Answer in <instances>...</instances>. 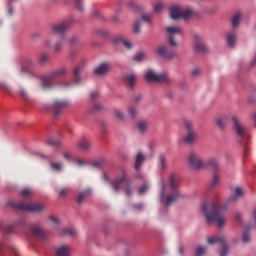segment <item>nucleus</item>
Wrapping results in <instances>:
<instances>
[{
	"mask_svg": "<svg viewBox=\"0 0 256 256\" xmlns=\"http://www.w3.org/2000/svg\"><path fill=\"white\" fill-rule=\"evenodd\" d=\"M91 98H92L93 100H95V99L99 98V94H98L97 92H92V93H91Z\"/></svg>",
	"mask_w": 256,
	"mask_h": 256,
	"instance_id": "nucleus-61",
	"label": "nucleus"
},
{
	"mask_svg": "<svg viewBox=\"0 0 256 256\" xmlns=\"http://www.w3.org/2000/svg\"><path fill=\"white\" fill-rule=\"evenodd\" d=\"M187 164L191 169L199 170L206 168L202 157L195 151H191L187 157Z\"/></svg>",
	"mask_w": 256,
	"mask_h": 256,
	"instance_id": "nucleus-9",
	"label": "nucleus"
},
{
	"mask_svg": "<svg viewBox=\"0 0 256 256\" xmlns=\"http://www.w3.org/2000/svg\"><path fill=\"white\" fill-rule=\"evenodd\" d=\"M241 21V15L238 13L232 19V27L237 28Z\"/></svg>",
	"mask_w": 256,
	"mask_h": 256,
	"instance_id": "nucleus-37",
	"label": "nucleus"
},
{
	"mask_svg": "<svg viewBox=\"0 0 256 256\" xmlns=\"http://www.w3.org/2000/svg\"><path fill=\"white\" fill-rule=\"evenodd\" d=\"M109 69H111V66L108 63H103L94 69V74L98 76L105 75L109 72Z\"/></svg>",
	"mask_w": 256,
	"mask_h": 256,
	"instance_id": "nucleus-20",
	"label": "nucleus"
},
{
	"mask_svg": "<svg viewBox=\"0 0 256 256\" xmlns=\"http://www.w3.org/2000/svg\"><path fill=\"white\" fill-rule=\"evenodd\" d=\"M145 57H146V53H145V52H138V53L134 56V61L140 62V61L143 60Z\"/></svg>",
	"mask_w": 256,
	"mask_h": 256,
	"instance_id": "nucleus-44",
	"label": "nucleus"
},
{
	"mask_svg": "<svg viewBox=\"0 0 256 256\" xmlns=\"http://www.w3.org/2000/svg\"><path fill=\"white\" fill-rule=\"evenodd\" d=\"M114 115L120 119V120H123L125 119V113H123V111L119 110V109H115L114 110Z\"/></svg>",
	"mask_w": 256,
	"mask_h": 256,
	"instance_id": "nucleus-46",
	"label": "nucleus"
},
{
	"mask_svg": "<svg viewBox=\"0 0 256 256\" xmlns=\"http://www.w3.org/2000/svg\"><path fill=\"white\" fill-rule=\"evenodd\" d=\"M74 22L75 20L73 18H70L68 20H65L64 22H61L60 24H55L51 26V33L63 35L65 34V32H67L71 24H73Z\"/></svg>",
	"mask_w": 256,
	"mask_h": 256,
	"instance_id": "nucleus-13",
	"label": "nucleus"
},
{
	"mask_svg": "<svg viewBox=\"0 0 256 256\" xmlns=\"http://www.w3.org/2000/svg\"><path fill=\"white\" fill-rule=\"evenodd\" d=\"M243 195V190L240 187H236L234 189V194H232L228 201L229 203H236V201H238L239 197H242Z\"/></svg>",
	"mask_w": 256,
	"mask_h": 256,
	"instance_id": "nucleus-22",
	"label": "nucleus"
},
{
	"mask_svg": "<svg viewBox=\"0 0 256 256\" xmlns=\"http://www.w3.org/2000/svg\"><path fill=\"white\" fill-rule=\"evenodd\" d=\"M200 73H201V70L198 69V68H195V69L192 71V76L197 77V76L200 75Z\"/></svg>",
	"mask_w": 256,
	"mask_h": 256,
	"instance_id": "nucleus-59",
	"label": "nucleus"
},
{
	"mask_svg": "<svg viewBox=\"0 0 256 256\" xmlns=\"http://www.w3.org/2000/svg\"><path fill=\"white\" fill-rule=\"evenodd\" d=\"M206 251H207L206 246H199L196 249L195 256H203V255H205Z\"/></svg>",
	"mask_w": 256,
	"mask_h": 256,
	"instance_id": "nucleus-38",
	"label": "nucleus"
},
{
	"mask_svg": "<svg viewBox=\"0 0 256 256\" xmlns=\"http://www.w3.org/2000/svg\"><path fill=\"white\" fill-rule=\"evenodd\" d=\"M201 212L204 215L206 222L216 223L218 227L225 225V208L215 202H205L201 205Z\"/></svg>",
	"mask_w": 256,
	"mask_h": 256,
	"instance_id": "nucleus-2",
	"label": "nucleus"
},
{
	"mask_svg": "<svg viewBox=\"0 0 256 256\" xmlns=\"http://www.w3.org/2000/svg\"><path fill=\"white\" fill-rule=\"evenodd\" d=\"M237 40V33L236 32H229L227 34V44L230 47H233L235 45V42Z\"/></svg>",
	"mask_w": 256,
	"mask_h": 256,
	"instance_id": "nucleus-27",
	"label": "nucleus"
},
{
	"mask_svg": "<svg viewBox=\"0 0 256 256\" xmlns=\"http://www.w3.org/2000/svg\"><path fill=\"white\" fill-rule=\"evenodd\" d=\"M79 41V38H77V36H71L69 39H68V43L70 45H73L75 43H77Z\"/></svg>",
	"mask_w": 256,
	"mask_h": 256,
	"instance_id": "nucleus-54",
	"label": "nucleus"
},
{
	"mask_svg": "<svg viewBox=\"0 0 256 256\" xmlns=\"http://www.w3.org/2000/svg\"><path fill=\"white\" fill-rule=\"evenodd\" d=\"M231 116L233 115H223L216 120V124L219 128L223 129L228 122L231 121Z\"/></svg>",
	"mask_w": 256,
	"mask_h": 256,
	"instance_id": "nucleus-21",
	"label": "nucleus"
},
{
	"mask_svg": "<svg viewBox=\"0 0 256 256\" xmlns=\"http://www.w3.org/2000/svg\"><path fill=\"white\" fill-rule=\"evenodd\" d=\"M145 78L149 82L164 83V84H167V85H170L171 82H172L171 79L168 77V75L166 73L156 74L152 70H148L146 72Z\"/></svg>",
	"mask_w": 256,
	"mask_h": 256,
	"instance_id": "nucleus-11",
	"label": "nucleus"
},
{
	"mask_svg": "<svg viewBox=\"0 0 256 256\" xmlns=\"http://www.w3.org/2000/svg\"><path fill=\"white\" fill-rule=\"evenodd\" d=\"M232 128L236 134L239 142L242 145H246L250 139V134L247 127L240 121L236 115L231 116Z\"/></svg>",
	"mask_w": 256,
	"mask_h": 256,
	"instance_id": "nucleus-5",
	"label": "nucleus"
},
{
	"mask_svg": "<svg viewBox=\"0 0 256 256\" xmlns=\"http://www.w3.org/2000/svg\"><path fill=\"white\" fill-rule=\"evenodd\" d=\"M18 95H19L24 101H29V100H30V95H29L28 91H27L25 88H23V87H20V88H19Z\"/></svg>",
	"mask_w": 256,
	"mask_h": 256,
	"instance_id": "nucleus-30",
	"label": "nucleus"
},
{
	"mask_svg": "<svg viewBox=\"0 0 256 256\" xmlns=\"http://www.w3.org/2000/svg\"><path fill=\"white\" fill-rule=\"evenodd\" d=\"M205 164L206 167L213 171H217L219 169V162L216 158H210L207 162H205Z\"/></svg>",
	"mask_w": 256,
	"mask_h": 256,
	"instance_id": "nucleus-26",
	"label": "nucleus"
},
{
	"mask_svg": "<svg viewBox=\"0 0 256 256\" xmlns=\"http://www.w3.org/2000/svg\"><path fill=\"white\" fill-rule=\"evenodd\" d=\"M93 108L97 111H101V110H103V105L99 102H94L93 103Z\"/></svg>",
	"mask_w": 256,
	"mask_h": 256,
	"instance_id": "nucleus-53",
	"label": "nucleus"
},
{
	"mask_svg": "<svg viewBox=\"0 0 256 256\" xmlns=\"http://www.w3.org/2000/svg\"><path fill=\"white\" fill-rule=\"evenodd\" d=\"M195 14V12L191 9H185L182 10L180 7L178 6H173L170 9V17L174 20L183 18V19H189L191 18L193 15Z\"/></svg>",
	"mask_w": 256,
	"mask_h": 256,
	"instance_id": "nucleus-10",
	"label": "nucleus"
},
{
	"mask_svg": "<svg viewBox=\"0 0 256 256\" xmlns=\"http://www.w3.org/2000/svg\"><path fill=\"white\" fill-rule=\"evenodd\" d=\"M88 197H91V190L90 189H86L83 190L82 192H80L78 194L77 197V203L78 205H82V203L85 201V199H87Z\"/></svg>",
	"mask_w": 256,
	"mask_h": 256,
	"instance_id": "nucleus-23",
	"label": "nucleus"
},
{
	"mask_svg": "<svg viewBox=\"0 0 256 256\" xmlns=\"http://www.w3.org/2000/svg\"><path fill=\"white\" fill-rule=\"evenodd\" d=\"M64 158H65V159H68V160H71V153L65 152V153H64Z\"/></svg>",
	"mask_w": 256,
	"mask_h": 256,
	"instance_id": "nucleus-64",
	"label": "nucleus"
},
{
	"mask_svg": "<svg viewBox=\"0 0 256 256\" xmlns=\"http://www.w3.org/2000/svg\"><path fill=\"white\" fill-rule=\"evenodd\" d=\"M82 0H74L76 9L79 11H83V3H81Z\"/></svg>",
	"mask_w": 256,
	"mask_h": 256,
	"instance_id": "nucleus-51",
	"label": "nucleus"
},
{
	"mask_svg": "<svg viewBox=\"0 0 256 256\" xmlns=\"http://www.w3.org/2000/svg\"><path fill=\"white\" fill-rule=\"evenodd\" d=\"M93 145L87 139L78 141V148L84 152H89Z\"/></svg>",
	"mask_w": 256,
	"mask_h": 256,
	"instance_id": "nucleus-24",
	"label": "nucleus"
},
{
	"mask_svg": "<svg viewBox=\"0 0 256 256\" xmlns=\"http://www.w3.org/2000/svg\"><path fill=\"white\" fill-rule=\"evenodd\" d=\"M50 221H52L54 225H59V218L55 216H50Z\"/></svg>",
	"mask_w": 256,
	"mask_h": 256,
	"instance_id": "nucleus-57",
	"label": "nucleus"
},
{
	"mask_svg": "<svg viewBox=\"0 0 256 256\" xmlns=\"http://www.w3.org/2000/svg\"><path fill=\"white\" fill-rule=\"evenodd\" d=\"M163 10V4L162 3H157L153 7V14H159Z\"/></svg>",
	"mask_w": 256,
	"mask_h": 256,
	"instance_id": "nucleus-41",
	"label": "nucleus"
},
{
	"mask_svg": "<svg viewBox=\"0 0 256 256\" xmlns=\"http://www.w3.org/2000/svg\"><path fill=\"white\" fill-rule=\"evenodd\" d=\"M219 180H220V178L215 174L211 181V187H215V185H217L219 183Z\"/></svg>",
	"mask_w": 256,
	"mask_h": 256,
	"instance_id": "nucleus-52",
	"label": "nucleus"
},
{
	"mask_svg": "<svg viewBox=\"0 0 256 256\" xmlns=\"http://www.w3.org/2000/svg\"><path fill=\"white\" fill-rule=\"evenodd\" d=\"M250 66L251 67H256V53H255V56H254L253 60L250 63Z\"/></svg>",
	"mask_w": 256,
	"mask_h": 256,
	"instance_id": "nucleus-63",
	"label": "nucleus"
},
{
	"mask_svg": "<svg viewBox=\"0 0 256 256\" xmlns=\"http://www.w3.org/2000/svg\"><path fill=\"white\" fill-rule=\"evenodd\" d=\"M69 106L68 101H63V100H56L54 104L50 107H46L47 110H50L54 116L57 118L61 116L63 113V109Z\"/></svg>",
	"mask_w": 256,
	"mask_h": 256,
	"instance_id": "nucleus-14",
	"label": "nucleus"
},
{
	"mask_svg": "<svg viewBox=\"0 0 256 256\" xmlns=\"http://www.w3.org/2000/svg\"><path fill=\"white\" fill-rule=\"evenodd\" d=\"M124 81L130 89L135 88L136 76L134 74H127L124 76Z\"/></svg>",
	"mask_w": 256,
	"mask_h": 256,
	"instance_id": "nucleus-25",
	"label": "nucleus"
},
{
	"mask_svg": "<svg viewBox=\"0 0 256 256\" xmlns=\"http://www.w3.org/2000/svg\"><path fill=\"white\" fill-rule=\"evenodd\" d=\"M69 71L66 67H61L59 69L51 71L48 75L42 77V87L44 89H51L53 88V80L55 78H61L67 75Z\"/></svg>",
	"mask_w": 256,
	"mask_h": 256,
	"instance_id": "nucleus-7",
	"label": "nucleus"
},
{
	"mask_svg": "<svg viewBox=\"0 0 256 256\" xmlns=\"http://www.w3.org/2000/svg\"><path fill=\"white\" fill-rule=\"evenodd\" d=\"M48 144L53 145V146H59L61 144V142L58 140L50 139V140H48Z\"/></svg>",
	"mask_w": 256,
	"mask_h": 256,
	"instance_id": "nucleus-55",
	"label": "nucleus"
},
{
	"mask_svg": "<svg viewBox=\"0 0 256 256\" xmlns=\"http://www.w3.org/2000/svg\"><path fill=\"white\" fill-rule=\"evenodd\" d=\"M158 167L161 171H164L167 168V159H166L165 155L159 156Z\"/></svg>",
	"mask_w": 256,
	"mask_h": 256,
	"instance_id": "nucleus-29",
	"label": "nucleus"
},
{
	"mask_svg": "<svg viewBox=\"0 0 256 256\" xmlns=\"http://www.w3.org/2000/svg\"><path fill=\"white\" fill-rule=\"evenodd\" d=\"M21 195L22 197H32V195H34V190L31 188H24L21 191Z\"/></svg>",
	"mask_w": 256,
	"mask_h": 256,
	"instance_id": "nucleus-36",
	"label": "nucleus"
},
{
	"mask_svg": "<svg viewBox=\"0 0 256 256\" xmlns=\"http://www.w3.org/2000/svg\"><path fill=\"white\" fill-rule=\"evenodd\" d=\"M62 235H68V237H76L77 230H75V228H64L62 230Z\"/></svg>",
	"mask_w": 256,
	"mask_h": 256,
	"instance_id": "nucleus-31",
	"label": "nucleus"
},
{
	"mask_svg": "<svg viewBox=\"0 0 256 256\" xmlns=\"http://www.w3.org/2000/svg\"><path fill=\"white\" fill-rule=\"evenodd\" d=\"M128 6L130 7V9L136 12H139L141 10V7L137 6L133 1L129 2Z\"/></svg>",
	"mask_w": 256,
	"mask_h": 256,
	"instance_id": "nucleus-48",
	"label": "nucleus"
},
{
	"mask_svg": "<svg viewBox=\"0 0 256 256\" xmlns=\"http://www.w3.org/2000/svg\"><path fill=\"white\" fill-rule=\"evenodd\" d=\"M209 245H219L222 249L220 251V256H227L229 253L227 243L225 238L222 236H213L207 239Z\"/></svg>",
	"mask_w": 256,
	"mask_h": 256,
	"instance_id": "nucleus-12",
	"label": "nucleus"
},
{
	"mask_svg": "<svg viewBox=\"0 0 256 256\" xmlns=\"http://www.w3.org/2000/svg\"><path fill=\"white\" fill-rule=\"evenodd\" d=\"M194 39V51L196 53H206L209 51L208 47L202 41V38L198 34L193 35Z\"/></svg>",
	"mask_w": 256,
	"mask_h": 256,
	"instance_id": "nucleus-15",
	"label": "nucleus"
},
{
	"mask_svg": "<svg viewBox=\"0 0 256 256\" xmlns=\"http://www.w3.org/2000/svg\"><path fill=\"white\" fill-rule=\"evenodd\" d=\"M183 126L187 132L186 135L183 137V142L187 145L194 144L198 139V133L194 130L193 123L187 119H184Z\"/></svg>",
	"mask_w": 256,
	"mask_h": 256,
	"instance_id": "nucleus-8",
	"label": "nucleus"
},
{
	"mask_svg": "<svg viewBox=\"0 0 256 256\" xmlns=\"http://www.w3.org/2000/svg\"><path fill=\"white\" fill-rule=\"evenodd\" d=\"M50 60V55L47 54V53H42L40 55V62L41 63H45V62H48Z\"/></svg>",
	"mask_w": 256,
	"mask_h": 256,
	"instance_id": "nucleus-47",
	"label": "nucleus"
},
{
	"mask_svg": "<svg viewBox=\"0 0 256 256\" xmlns=\"http://www.w3.org/2000/svg\"><path fill=\"white\" fill-rule=\"evenodd\" d=\"M144 160H145V156L141 152H139L136 155V157H135V165H134V167H135L136 170L140 169V167H141V165H142Z\"/></svg>",
	"mask_w": 256,
	"mask_h": 256,
	"instance_id": "nucleus-28",
	"label": "nucleus"
},
{
	"mask_svg": "<svg viewBox=\"0 0 256 256\" xmlns=\"http://www.w3.org/2000/svg\"><path fill=\"white\" fill-rule=\"evenodd\" d=\"M249 241H250V236H249L248 232H244L243 243H249Z\"/></svg>",
	"mask_w": 256,
	"mask_h": 256,
	"instance_id": "nucleus-56",
	"label": "nucleus"
},
{
	"mask_svg": "<svg viewBox=\"0 0 256 256\" xmlns=\"http://www.w3.org/2000/svg\"><path fill=\"white\" fill-rule=\"evenodd\" d=\"M253 92H254V94L256 95V87L253 88ZM249 102H250V103L256 102V98L253 99V97L251 96V97L249 98ZM251 119L253 120L254 125H255V127H256V112H254V113L251 114Z\"/></svg>",
	"mask_w": 256,
	"mask_h": 256,
	"instance_id": "nucleus-35",
	"label": "nucleus"
},
{
	"mask_svg": "<svg viewBox=\"0 0 256 256\" xmlns=\"http://www.w3.org/2000/svg\"><path fill=\"white\" fill-rule=\"evenodd\" d=\"M50 165L54 171H61L63 169V164L61 163L51 162Z\"/></svg>",
	"mask_w": 256,
	"mask_h": 256,
	"instance_id": "nucleus-43",
	"label": "nucleus"
},
{
	"mask_svg": "<svg viewBox=\"0 0 256 256\" xmlns=\"http://www.w3.org/2000/svg\"><path fill=\"white\" fill-rule=\"evenodd\" d=\"M84 68H85V63H81L74 68L73 78L75 83H81V80H82L81 73L83 72Z\"/></svg>",
	"mask_w": 256,
	"mask_h": 256,
	"instance_id": "nucleus-17",
	"label": "nucleus"
},
{
	"mask_svg": "<svg viewBox=\"0 0 256 256\" xmlns=\"http://www.w3.org/2000/svg\"><path fill=\"white\" fill-rule=\"evenodd\" d=\"M107 163V159L105 157H100L98 160L92 163V167L94 168H101L103 165Z\"/></svg>",
	"mask_w": 256,
	"mask_h": 256,
	"instance_id": "nucleus-32",
	"label": "nucleus"
},
{
	"mask_svg": "<svg viewBox=\"0 0 256 256\" xmlns=\"http://www.w3.org/2000/svg\"><path fill=\"white\" fill-rule=\"evenodd\" d=\"M128 112H129V115L132 117V118H135V115L137 113V110L134 106H131L128 108Z\"/></svg>",
	"mask_w": 256,
	"mask_h": 256,
	"instance_id": "nucleus-50",
	"label": "nucleus"
},
{
	"mask_svg": "<svg viewBox=\"0 0 256 256\" xmlns=\"http://www.w3.org/2000/svg\"><path fill=\"white\" fill-rule=\"evenodd\" d=\"M132 207L134 211H141V209H143V204H134Z\"/></svg>",
	"mask_w": 256,
	"mask_h": 256,
	"instance_id": "nucleus-58",
	"label": "nucleus"
},
{
	"mask_svg": "<svg viewBox=\"0 0 256 256\" xmlns=\"http://www.w3.org/2000/svg\"><path fill=\"white\" fill-rule=\"evenodd\" d=\"M30 229H31V234L33 235V237H35L36 239H39L40 241H47V236L40 225L33 224L30 227Z\"/></svg>",
	"mask_w": 256,
	"mask_h": 256,
	"instance_id": "nucleus-16",
	"label": "nucleus"
},
{
	"mask_svg": "<svg viewBox=\"0 0 256 256\" xmlns=\"http://www.w3.org/2000/svg\"><path fill=\"white\" fill-rule=\"evenodd\" d=\"M113 43L115 45H120L122 44L126 49H132L133 48V43L131 41L127 40L123 36H118L114 39Z\"/></svg>",
	"mask_w": 256,
	"mask_h": 256,
	"instance_id": "nucleus-19",
	"label": "nucleus"
},
{
	"mask_svg": "<svg viewBox=\"0 0 256 256\" xmlns=\"http://www.w3.org/2000/svg\"><path fill=\"white\" fill-rule=\"evenodd\" d=\"M182 197L181 192L178 190L177 177L175 174H171L168 178V183L162 182L161 200L162 202L165 201L166 207H170Z\"/></svg>",
	"mask_w": 256,
	"mask_h": 256,
	"instance_id": "nucleus-3",
	"label": "nucleus"
},
{
	"mask_svg": "<svg viewBox=\"0 0 256 256\" xmlns=\"http://www.w3.org/2000/svg\"><path fill=\"white\" fill-rule=\"evenodd\" d=\"M166 32L168 33V44L159 46L157 49V53L163 59L171 60L176 57V52L172 48H177L179 45L176 41V37H182L183 32L182 29L179 27H167Z\"/></svg>",
	"mask_w": 256,
	"mask_h": 256,
	"instance_id": "nucleus-1",
	"label": "nucleus"
},
{
	"mask_svg": "<svg viewBox=\"0 0 256 256\" xmlns=\"http://www.w3.org/2000/svg\"><path fill=\"white\" fill-rule=\"evenodd\" d=\"M63 39H65V37H62V39L60 41L55 43L54 50L56 52H61L63 50Z\"/></svg>",
	"mask_w": 256,
	"mask_h": 256,
	"instance_id": "nucleus-39",
	"label": "nucleus"
},
{
	"mask_svg": "<svg viewBox=\"0 0 256 256\" xmlns=\"http://www.w3.org/2000/svg\"><path fill=\"white\" fill-rule=\"evenodd\" d=\"M149 189V185L144 183L142 187H140L138 193L139 195H144V193Z\"/></svg>",
	"mask_w": 256,
	"mask_h": 256,
	"instance_id": "nucleus-49",
	"label": "nucleus"
},
{
	"mask_svg": "<svg viewBox=\"0 0 256 256\" xmlns=\"http://www.w3.org/2000/svg\"><path fill=\"white\" fill-rule=\"evenodd\" d=\"M137 126H138L139 131L142 132V133L145 132L147 130V127H148L146 121L139 122Z\"/></svg>",
	"mask_w": 256,
	"mask_h": 256,
	"instance_id": "nucleus-42",
	"label": "nucleus"
},
{
	"mask_svg": "<svg viewBox=\"0 0 256 256\" xmlns=\"http://www.w3.org/2000/svg\"><path fill=\"white\" fill-rule=\"evenodd\" d=\"M141 26H142L141 20L137 19L134 23V32L139 34L141 32Z\"/></svg>",
	"mask_w": 256,
	"mask_h": 256,
	"instance_id": "nucleus-40",
	"label": "nucleus"
},
{
	"mask_svg": "<svg viewBox=\"0 0 256 256\" xmlns=\"http://www.w3.org/2000/svg\"><path fill=\"white\" fill-rule=\"evenodd\" d=\"M18 223H14L12 225H9L5 228V233H7L8 235H10L11 233H14V229L15 227H17Z\"/></svg>",
	"mask_w": 256,
	"mask_h": 256,
	"instance_id": "nucleus-45",
	"label": "nucleus"
},
{
	"mask_svg": "<svg viewBox=\"0 0 256 256\" xmlns=\"http://www.w3.org/2000/svg\"><path fill=\"white\" fill-rule=\"evenodd\" d=\"M112 21L115 23V24H119L121 23V20L119 19V17L115 16L112 18Z\"/></svg>",
	"mask_w": 256,
	"mask_h": 256,
	"instance_id": "nucleus-62",
	"label": "nucleus"
},
{
	"mask_svg": "<svg viewBox=\"0 0 256 256\" xmlns=\"http://www.w3.org/2000/svg\"><path fill=\"white\" fill-rule=\"evenodd\" d=\"M56 256H71V247L67 245L58 246L55 249Z\"/></svg>",
	"mask_w": 256,
	"mask_h": 256,
	"instance_id": "nucleus-18",
	"label": "nucleus"
},
{
	"mask_svg": "<svg viewBox=\"0 0 256 256\" xmlns=\"http://www.w3.org/2000/svg\"><path fill=\"white\" fill-rule=\"evenodd\" d=\"M153 13H146L141 15V20L147 24L152 23Z\"/></svg>",
	"mask_w": 256,
	"mask_h": 256,
	"instance_id": "nucleus-34",
	"label": "nucleus"
},
{
	"mask_svg": "<svg viewBox=\"0 0 256 256\" xmlns=\"http://www.w3.org/2000/svg\"><path fill=\"white\" fill-rule=\"evenodd\" d=\"M112 187L116 193L124 191L127 197L133 195V189L131 188V180L127 179V171L121 169L118 178L112 182Z\"/></svg>",
	"mask_w": 256,
	"mask_h": 256,
	"instance_id": "nucleus-4",
	"label": "nucleus"
},
{
	"mask_svg": "<svg viewBox=\"0 0 256 256\" xmlns=\"http://www.w3.org/2000/svg\"><path fill=\"white\" fill-rule=\"evenodd\" d=\"M9 207L13 209H19L20 211H29L30 213H43L45 211L46 206L44 204L39 203H15V202H8Z\"/></svg>",
	"mask_w": 256,
	"mask_h": 256,
	"instance_id": "nucleus-6",
	"label": "nucleus"
},
{
	"mask_svg": "<svg viewBox=\"0 0 256 256\" xmlns=\"http://www.w3.org/2000/svg\"><path fill=\"white\" fill-rule=\"evenodd\" d=\"M69 191H71V188L65 187L60 190H56V193H58V197L64 199V197H67V195H69Z\"/></svg>",
	"mask_w": 256,
	"mask_h": 256,
	"instance_id": "nucleus-33",
	"label": "nucleus"
},
{
	"mask_svg": "<svg viewBox=\"0 0 256 256\" xmlns=\"http://www.w3.org/2000/svg\"><path fill=\"white\" fill-rule=\"evenodd\" d=\"M76 163H77V165L78 166H84L85 164H86V162H85V160H81V159H78L77 161H76Z\"/></svg>",
	"mask_w": 256,
	"mask_h": 256,
	"instance_id": "nucleus-60",
	"label": "nucleus"
}]
</instances>
